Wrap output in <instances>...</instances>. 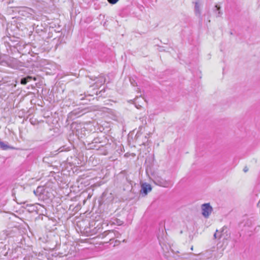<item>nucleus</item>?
Segmentation results:
<instances>
[{"label": "nucleus", "mask_w": 260, "mask_h": 260, "mask_svg": "<svg viewBox=\"0 0 260 260\" xmlns=\"http://www.w3.org/2000/svg\"><path fill=\"white\" fill-rule=\"evenodd\" d=\"M201 209L203 216L206 218L209 217L213 210L209 203L202 204Z\"/></svg>", "instance_id": "1"}, {"label": "nucleus", "mask_w": 260, "mask_h": 260, "mask_svg": "<svg viewBox=\"0 0 260 260\" xmlns=\"http://www.w3.org/2000/svg\"><path fill=\"white\" fill-rule=\"evenodd\" d=\"M153 182L155 184L164 187H169L170 184L169 181H167L159 176L156 177Z\"/></svg>", "instance_id": "2"}, {"label": "nucleus", "mask_w": 260, "mask_h": 260, "mask_svg": "<svg viewBox=\"0 0 260 260\" xmlns=\"http://www.w3.org/2000/svg\"><path fill=\"white\" fill-rule=\"evenodd\" d=\"M88 108H79L78 111L76 109L71 111L68 115V117H72L73 115H82L83 114L86 113L88 111H89Z\"/></svg>", "instance_id": "3"}, {"label": "nucleus", "mask_w": 260, "mask_h": 260, "mask_svg": "<svg viewBox=\"0 0 260 260\" xmlns=\"http://www.w3.org/2000/svg\"><path fill=\"white\" fill-rule=\"evenodd\" d=\"M152 190L151 186L148 183H144L141 185V193L144 194L145 196L151 191Z\"/></svg>", "instance_id": "4"}, {"label": "nucleus", "mask_w": 260, "mask_h": 260, "mask_svg": "<svg viewBox=\"0 0 260 260\" xmlns=\"http://www.w3.org/2000/svg\"><path fill=\"white\" fill-rule=\"evenodd\" d=\"M204 257L206 260H212L213 258L215 257V251L214 250H207L204 253Z\"/></svg>", "instance_id": "5"}, {"label": "nucleus", "mask_w": 260, "mask_h": 260, "mask_svg": "<svg viewBox=\"0 0 260 260\" xmlns=\"http://www.w3.org/2000/svg\"><path fill=\"white\" fill-rule=\"evenodd\" d=\"M201 4L199 2H196L194 3V13L196 16L201 17Z\"/></svg>", "instance_id": "6"}, {"label": "nucleus", "mask_w": 260, "mask_h": 260, "mask_svg": "<svg viewBox=\"0 0 260 260\" xmlns=\"http://www.w3.org/2000/svg\"><path fill=\"white\" fill-rule=\"evenodd\" d=\"M147 117L146 116H143L140 118V120L142 122V125L139 126V129L142 130V128L144 127V126L147 125Z\"/></svg>", "instance_id": "7"}, {"label": "nucleus", "mask_w": 260, "mask_h": 260, "mask_svg": "<svg viewBox=\"0 0 260 260\" xmlns=\"http://www.w3.org/2000/svg\"><path fill=\"white\" fill-rule=\"evenodd\" d=\"M32 79V77L27 76L25 78H22L21 79L20 83L23 85H25L29 81H30Z\"/></svg>", "instance_id": "8"}, {"label": "nucleus", "mask_w": 260, "mask_h": 260, "mask_svg": "<svg viewBox=\"0 0 260 260\" xmlns=\"http://www.w3.org/2000/svg\"><path fill=\"white\" fill-rule=\"evenodd\" d=\"M98 79V81L95 82L96 84L100 83L101 84H102L105 82V78L103 77H100Z\"/></svg>", "instance_id": "9"}, {"label": "nucleus", "mask_w": 260, "mask_h": 260, "mask_svg": "<svg viewBox=\"0 0 260 260\" xmlns=\"http://www.w3.org/2000/svg\"><path fill=\"white\" fill-rule=\"evenodd\" d=\"M92 96V95L91 94H85L84 96H82V94H80L79 95V98L81 101L84 100H87L86 98L88 96Z\"/></svg>", "instance_id": "10"}, {"label": "nucleus", "mask_w": 260, "mask_h": 260, "mask_svg": "<svg viewBox=\"0 0 260 260\" xmlns=\"http://www.w3.org/2000/svg\"><path fill=\"white\" fill-rule=\"evenodd\" d=\"M214 237L215 239H220L221 237V234L219 232L218 230L216 231L214 235Z\"/></svg>", "instance_id": "11"}, {"label": "nucleus", "mask_w": 260, "mask_h": 260, "mask_svg": "<svg viewBox=\"0 0 260 260\" xmlns=\"http://www.w3.org/2000/svg\"><path fill=\"white\" fill-rule=\"evenodd\" d=\"M0 146L4 150H6L8 148V146H7V145L5 144L4 142H0Z\"/></svg>", "instance_id": "12"}, {"label": "nucleus", "mask_w": 260, "mask_h": 260, "mask_svg": "<svg viewBox=\"0 0 260 260\" xmlns=\"http://www.w3.org/2000/svg\"><path fill=\"white\" fill-rule=\"evenodd\" d=\"M215 7L216 9V10L218 11V15L217 16H220L221 14V13L219 11V10L220 9V7L219 6L216 5H215Z\"/></svg>", "instance_id": "13"}, {"label": "nucleus", "mask_w": 260, "mask_h": 260, "mask_svg": "<svg viewBox=\"0 0 260 260\" xmlns=\"http://www.w3.org/2000/svg\"><path fill=\"white\" fill-rule=\"evenodd\" d=\"M108 2L111 4H115L119 0H107Z\"/></svg>", "instance_id": "14"}, {"label": "nucleus", "mask_w": 260, "mask_h": 260, "mask_svg": "<svg viewBox=\"0 0 260 260\" xmlns=\"http://www.w3.org/2000/svg\"><path fill=\"white\" fill-rule=\"evenodd\" d=\"M129 81L131 82V84L133 86H135L137 84V83L135 82V81L134 80H132L131 78L129 79Z\"/></svg>", "instance_id": "15"}, {"label": "nucleus", "mask_w": 260, "mask_h": 260, "mask_svg": "<svg viewBox=\"0 0 260 260\" xmlns=\"http://www.w3.org/2000/svg\"><path fill=\"white\" fill-rule=\"evenodd\" d=\"M67 163H69V164H70V165H71V166L72 164H74L73 161H71L69 160V158H68L67 159V160H66V164H67Z\"/></svg>", "instance_id": "16"}, {"label": "nucleus", "mask_w": 260, "mask_h": 260, "mask_svg": "<svg viewBox=\"0 0 260 260\" xmlns=\"http://www.w3.org/2000/svg\"><path fill=\"white\" fill-rule=\"evenodd\" d=\"M134 103V104H135V107L137 108V109H140L141 107V106L140 105H137V104L135 102H133Z\"/></svg>", "instance_id": "17"}, {"label": "nucleus", "mask_w": 260, "mask_h": 260, "mask_svg": "<svg viewBox=\"0 0 260 260\" xmlns=\"http://www.w3.org/2000/svg\"><path fill=\"white\" fill-rule=\"evenodd\" d=\"M248 167H245L244 169H243V171L246 173V172H248Z\"/></svg>", "instance_id": "18"}, {"label": "nucleus", "mask_w": 260, "mask_h": 260, "mask_svg": "<svg viewBox=\"0 0 260 260\" xmlns=\"http://www.w3.org/2000/svg\"><path fill=\"white\" fill-rule=\"evenodd\" d=\"M69 197H70V194H68V195H66V201L69 200Z\"/></svg>", "instance_id": "19"}, {"label": "nucleus", "mask_w": 260, "mask_h": 260, "mask_svg": "<svg viewBox=\"0 0 260 260\" xmlns=\"http://www.w3.org/2000/svg\"><path fill=\"white\" fill-rule=\"evenodd\" d=\"M42 189L41 187H38L37 189V191H39L40 189Z\"/></svg>", "instance_id": "20"}, {"label": "nucleus", "mask_w": 260, "mask_h": 260, "mask_svg": "<svg viewBox=\"0 0 260 260\" xmlns=\"http://www.w3.org/2000/svg\"><path fill=\"white\" fill-rule=\"evenodd\" d=\"M72 205H70V207H69V210H73V209H72Z\"/></svg>", "instance_id": "21"}, {"label": "nucleus", "mask_w": 260, "mask_h": 260, "mask_svg": "<svg viewBox=\"0 0 260 260\" xmlns=\"http://www.w3.org/2000/svg\"><path fill=\"white\" fill-rule=\"evenodd\" d=\"M191 249L192 250L193 249V247L192 246V247L191 248Z\"/></svg>", "instance_id": "22"}]
</instances>
